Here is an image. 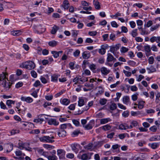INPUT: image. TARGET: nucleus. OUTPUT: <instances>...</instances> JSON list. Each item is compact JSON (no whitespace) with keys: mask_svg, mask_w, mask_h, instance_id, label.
<instances>
[{"mask_svg":"<svg viewBox=\"0 0 160 160\" xmlns=\"http://www.w3.org/2000/svg\"><path fill=\"white\" fill-rule=\"evenodd\" d=\"M66 132L64 130L59 129L58 134L59 137L64 138L66 136Z\"/></svg>","mask_w":160,"mask_h":160,"instance_id":"1a4fd4ad","label":"nucleus"},{"mask_svg":"<svg viewBox=\"0 0 160 160\" xmlns=\"http://www.w3.org/2000/svg\"><path fill=\"white\" fill-rule=\"evenodd\" d=\"M43 147L44 148L49 150L54 148V147L53 146L45 144H43Z\"/></svg>","mask_w":160,"mask_h":160,"instance_id":"c85d7f7f","label":"nucleus"},{"mask_svg":"<svg viewBox=\"0 0 160 160\" xmlns=\"http://www.w3.org/2000/svg\"><path fill=\"white\" fill-rule=\"evenodd\" d=\"M60 75L56 74H54L51 76V81L54 82H57L58 81V78Z\"/></svg>","mask_w":160,"mask_h":160,"instance_id":"ddd939ff","label":"nucleus"},{"mask_svg":"<svg viewBox=\"0 0 160 160\" xmlns=\"http://www.w3.org/2000/svg\"><path fill=\"white\" fill-rule=\"evenodd\" d=\"M128 49L124 47H122L120 49V51L122 53H125L128 52Z\"/></svg>","mask_w":160,"mask_h":160,"instance_id":"37998d69","label":"nucleus"},{"mask_svg":"<svg viewBox=\"0 0 160 160\" xmlns=\"http://www.w3.org/2000/svg\"><path fill=\"white\" fill-rule=\"evenodd\" d=\"M120 83V81H118L116 82L113 84H112L110 86V87L111 88H115L117 87V85Z\"/></svg>","mask_w":160,"mask_h":160,"instance_id":"680f3d73","label":"nucleus"},{"mask_svg":"<svg viewBox=\"0 0 160 160\" xmlns=\"http://www.w3.org/2000/svg\"><path fill=\"white\" fill-rule=\"evenodd\" d=\"M15 101L10 100H8L6 101V104L9 107V108H11L12 107V104H14L15 103Z\"/></svg>","mask_w":160,"mask_h":160,"instance_id":"393cba45","label":"nucleus"},{"mask_svg":"<svg viewBox=\"0 0 160 160\" xmlns=\"http://www.w3.org/2000/svg\"><path fill=\"white\" fill-rule=\"evenodd\" d=\"M29 145V144L28 143H23L22 142H20L18 143V148L22 150L24 148L25 146Z\"/></svg>","mask_w":160,"mask_h":160,"instance_id":"f8f14e48","label":"nucleus"},{"mask_svg":"<svg viewBox=\"0 0 160 160\" xmlns=\"http://www.w3.org/2000/svg\"><path fill=\"white\" fill-rule=\"evenodd\" d=\"M89 68L93 72L96 69V65L94 64H91L89 66Z\"/></svg>","mask_w":160,"mask_h":160,"instance_id":"0e129e2a","label":"nucleus"},{"mask_svg":"<svg viewBox=\"0 0 160 160\" xmlns=\"http://www.w3.org/2000/svg\"><path fill=\"white\" fill-rule=\"evenodd\" d=\"M94 120H91L89 122L86 126H83L85 129L87 130L91 129L94 126Z\"/></svg>","mask_w":160,"mask_h":160,"instance_id":"6e6552de","label":"nucleus"},{"mask_svg":"<svg viewBox=\"0 0 160 160\" xmlns=\"http://www.w3.org/2000/svg\"><path fill=\"white\" fill-rule=\"evenodd\" d=\"M0 107L2 109H7L6 106L2 101H1L0 102Z\"/></svg>","mask_w":160,"mask_h":160,"instance_id":"3c124183","label":"nucleus"},{"mask_svg":"<svg viewBox=\"0 0 160 160\" xmlns=\"http://www.w3.org/2000/svg\"><path fill=\"white\" fill-rule=\"evenodd\" d=\"M81 159L82 160H86L88 159V156L87 154H83L81 156Z\"/></svg>","mask_w":160,"mask_h":160,"instance_id":"052dcab7","label":"nucleus"},{"mask_svg":"<svg viewBox=\"0 0 160 160\" xmlns=\"http://www.w3.org/2000/svg\"><path fill=\"white\" fill-rule=\"evenodd\" d=\"M61 103L65 105H67L69 104L70 102V100L66 98H64L62 99V100H60Z\"/></svg>","mask_w":160,"mask_h":160,"instance_id":"412c9836","label":"nucleus"},{"mask_svg":"<svg viewBox=\"0 0 160 160\" xmlns=\"http://www.w3.org/2000/svg\"><path fill=\"white\" fill-rule=\"evenodd\" d=\"M22 32L21 30H15L11 32L12 34L14 36H18L21 35Z\"/></svg>","mask_w":160,"mask_h":160,"instance_id":"a211bd4d","label":"nucleus"},{"mask_svg":"<svg viewBox=\"0 0 160 160\" xmlns=\"http://www.w3.org/2000/svg\"><path fill=\"white\" fill-rule=\"evenodd\" d=\"M65 151L63 149H60L57 150V155L59 157L60 159H62L65 158Z\"/></svg>","mask_w":160,"mask_h":160,"instance_id":"20e7f679","label":"nucleus"},{"mask_svg":"<svg viewBox=\"0 0 160 160\" xmlns=\"http://www.w3.org/2000/svg\"><path fill=\"white\" fill-rule=\"evenodd\" d=\"M48 159V160H57V157L55 155L49 156Z\"/></svg>","mask_w":160,"mask_h":160,"instance_id":"ea45409f","label":"nucleus"},{"mask_svg":"<svg viewBox=\"0 0 160 160\" xmlns=\"http://www.w3.org/2000/svg\"><path fill=\"white\" fill-rule=\"evenodd\" d=\"M19 132L20 131L19 130L13 129L11 132V133L12 135H14L16 134L19 133Z\"/></svg>","mask_w":160,"mask_h":160,"instance_id":"864d4df0","label":"nucleus"},{"mask_svg":"<svg viewBox=\"0 0 160 160\" xmlns=\"http://www.w3.org/2000/svg\"><path fill=\"white\" fill-rule=\"evenodd\" d=\"M98 52L101 54L103 55L106 52V50L101 47V48L99 49Z\"/></svg>","mask_w":160,"mask_h":160,"instance_id":"5fc2aeb1","label":"nucleus"},{"mask_svg":"<svg viewBox=\"0 0 160 160\" xmlns=\"http://www.w3.org/2000/svg\"><path fill=\"white\" fill-rule=\"evenodd\" d=\"M146 69L148 71V73L155 72L156 71V68L152 66H151L150 68H147Z\"/></svg>","mask_w":160,"mask_h":160,"instance_id":"5701e85b","label":"nucleus"},{"mask_svg":"<svg viewBox=\"0 0 160 160\" xmlns=\"http://www.w3.org/2000/svg\"><path fill=\"white\" fill-rule=\"evenodd\" d=\"M102 73L104 75H106L110 72L109 70H108L107 69L104 67H103L101 69Z\"/></svg>","mask_w":160,"mask_h":160,"instance_id":"4468645a","label":"nucleus"},{"mask_svg":"<svg viewBox=\"0 0 160 160\" xmlns=\"http://www.w3.org/2000/svg\"><path fill=\"white\" fill-rule=\"evenodd\" d=\"M129 112L128 111H124L122 114V116L125 117H127L129 115Z\"/></svg>","mask_w":160,"mask_h":160,"instance_id":"13d9d810","label":"nucleus"},{"mask_svg":"<svg viewBox=\"0 0 160 160\" xmlns=\"http://www.w3.org/2000/svg\"><path fill=\"white\" fill-rule=\"evenodd\" d=\"M112 26L114 28H117L118 25L115 21H112L111 22Z\"/></svg>","mask_w":160,"mask_h":160,"instance_id":"774afa93","label":"nucleus"},{"mask_svg":"<svg viewBox=\"0 0 160 160\" xmlns=\"http://www.w3.org/2000/svg\"><path fill=\"white\" fill-rule=\"evenodd\" d=\"M33 86L35 87H37L40 85H41L40 82L39 80L36 81L33 84Z\"/></svg>","mask_w":160,"mask_h":160,"instance_id":"8fccbe9b","label":"nucleus"},{"mask_svg":"<svg viewBox=\"0 0 160 160\" xmlns=\"http://www.w3.org/2000/svg\"><path fill=\"white\" fill-rule=\"evenodd\" d=\"M54 138V137L53 136L50 137L49 136H46L40 137L39 139L40 141L42 142L52 143L54 142V140L52 139Z\"/></svg>","mask_w":160,"mask_h":160,"instance_id":"7ed1b4c3","label":"nucleus"},{"mask_svg":"<svg viewBox=\"0 0 160 160\" xmlns=\"http://www.w3.org/2000/svg\"><path fill=\"white\" fill-rule=\"evenodd\" d=\"M117 108V105L115 103H112L109 106L110 109L112 110L115 109Z\"/></svg>","mask_w":160,"mask_h":160,"instance_id":"a19ab883","label":"nucleus"},{"mask_svg":"<svg viewBox=\"0 0 160 160\" xmlns=\"http://www.w3.org/2000/svg\"><path fill=\"white\" fill-rule=\"evenodd\" d=\"M23 84V83L22 82H18L15 85L16 88H19L21 87L22 86Z\"/></svg>","mask_w":160,"mask_h":160,"instance_id":"338daca9","label":"nucleus"},{"mask_svg":"<svg viewBox=\"0 0 160 160\" xmlns=\"http://www.w3.org/2000/svg\"><path fill=\"white\" fill-rule=\"evenodd\" d=\"M148 63L149 64H152L153 63L154 61V59L153 57L152 56L150 57L148 59Z\"/></svg>","mask_w":160,"mask_h":160,"instance_id":"c03bdc74","label":"nucleus"},{"mask_svg":"<svg viewBox=\"0 0 160 160\" xmlns=\"http://www.w3.org/2000/svg\"><path fill=\"white\" fill-rule=\"evenodd\" d=\"M15 153L17 156H25V155L24 153H22V152L19 150H18L16 151L15 152Z\"/></svg>","mask_w":160,"mask_h":160,"instance_id":"2f4dec72","label":"nucleus"},{"mask_svg":"<svg viewBox=\"0 0 160 160\" xmlns=\"http://www.w3.org/2000/svg\"><path fill=\"white\" fill-rule=\"evenodd\" d=\"M100 123L102 124H104L108 123V122L111 121V119L109 118H102L100 119Z\"/></svg>","mask_w":160,"mask_h":160,"instance_id":"4be33fe9","label":"nucleus"},{"mask_svg":"<svg viewBox=\"0 0 160 160\" xmlns=\"http://www.w3.org/2000/svg\"><path fill=\"white\" fill-rule=\"evenodd\" d=\"M144 50L146 52V55L147 57H148L150 54L149 53L151 52V48L149 45H148L144 46Z\"/></svg>","mask_w":160,"mask_h":160,"instance_id":"9b49d317","label":"nucleus"},{"mask_svg":"<svg viewBox=\"0 0 160 160\" xmlns=\"http://www.w3.org/2000/svg\"><path fill=\"white\" fill-rule=\"evenodd\" d=\"M43 121L44 119L43 118H38L34 119L33 120V122H40V123H41Z\"/></svg>","mask_w":160,"mask_h":160,"instance_id":"603ef678","label":"nucleus"},{"mask_svg":"<svg viewBox=\"0 0 160 160\" xmlns=\"http://www.w3.org/2000/svg\"><path fill=\"white\" fill-rule=\"evenodd\" d=\"M51 105L52 103L51 102H49L46 101L44 102V104H43V106L44 108H46L48 106H51Z\"/></svg>","mask_w":160,"mask_h":160,"instance_id":"09e8293b","label":"nucleus"},{"mask_svg":"<svg viewBox=\"0 0 160 160\" xmlns=\"http://www.w3.org/2000/svg\"><path fill=\"white\" fill-rule=\"evenodd\" d=\"M21 101L24 102H26L28 103H30L32 102L33 99L30 97H25L22 96L21 98Z\"/></svg>","mask_w":160,"mask_h":160,"instance_id":"0eeeda50","label":"nucleus"},{"mask_svg":"<svg viewBox=\"0 0 160 160\" xmlns=\"http://www.w3.org/2000/svg\"><path fill=\"white\" fill-rule=\"evenodd\" d=\"M31 76L34 78H36L37 77V74L34 71L32 70L31 72Z\"/></svg>","mask_w":160,"mask_h":160,"instance_id":"a18cd8bd","label":"nucleus"},{"mask_svg":"<svg viewBox=\"0 0 160 160\" xmlns=\"http://www.w3.org/2000/svg\"><path fill=\"white\" fill-rule=\"evenodd\" d=\"M107 102V100L105 98L101 99L99 100V103L100 104L103 105L106 104Z\"/></svg>","mask_w":160,"mask_h":160,"instance_id":"e433bc0d","label":"nucleus"},{"mask_svg":"<svg viewBox=\"0 0 160 160\" xmlns=\"http://www.w3.org/2000/svg\"><path fill=\"white\" fill-rule=\"evenodd\" d=\"M59 29V28L56 26L54 25L53 27L51 32L52 34H54L57 32V31Z\"/></svg>","mask_w":160,"mask_h":160,"instance_id":"cd10ccee","label":"nucleus"},{"mask_svg":"<svg viewBox=\"0 0 160 160\" xmlns=\"http://www.w3.org/2000/svg\"><path fill=\"white\" fill-rule=\"evenodd\" d=\"M62 51H61L57 52L55 51H53L51 52V53L53 54V57L55 58H57L59 56V53H62Z\"/></svg>","mask_w":160,"mask_h":160,"instance_id":"dca6fc26","label":"nucleus"},{"mask_svg":"<svg viewBox=\"0 0 160 160\" xmlns=\"http://www.w3.org/2000/svg\"><path fill=\"white\" fill-rule=\"evenodd\" d=\"M123 73L127 77H130L131 75V73L130 72L127 71L125 70H123Z\"/></svg>","mask_w":160,"mask_h":160,"instance_id":"49530a36","label":"nucleus"},{"mask_svg":"<svg viewBox=\"0 0 160 160\" xmlns=\"http://www.w3.org/2000/svg\"><path fill=\"white\" fill-rule=\"evenodd\" d=\"M57 44L58 42L54 40L50 41L48 43L49 45L52 47L56 46L57 45Z\"/></svg>","mask_w":160,"mask_h":160,"instance_id":"7c9ffc66","label":"nucleus"},{"mask_svg":"<svg viewBox=\"0 0 160 160\" xmlns=\"http://www.w3.org/2000/svg\"><path fill=\"white\" fill-rule=\"evenodd\" d=\"M80 54V51L79 50H76L74 52H73V55L75 57H78Z\"/></svg>","mask_w":160,"mask_h":160,"instance_id":"79ce46f5","label":"nucleus"},{"mask_svg":"<svg viewBox=\"0 0 160 160\" xmlns=\"http://www.w3.org/2000/svg\"><path fill=\"white\" fill-rule=\"evenodd\" d=\"M93 145L92 143L90 142L88 145L84 146V148L85 149L91 151L93 149L92 148Z\"/></svg>","mask_w":160,"mask_h":160,"instance_id":"2eb2a0df","label":"nucleus"},{"mask_svg":"<svg viewBox=\"0 0 160 160\" xmlns=\"http://www.w3.org/2000/svg\"><path fill=\"white\" fill-rule=\"evenodd\" d=\"M122 100L123 103L125 104L128 105L130 102V98L128 96H124Z\"/></svg>","mask_w":160,"mask_h":160,"instance_id":"6ab92c4d","label":"nucleus"},{"mask_svg":"<svg viewBox=\"0 0 160 160\" xmlns=\"http://www.w3.org/2000/svg\"><path fill=\"white\" fill-rule=\"evenodd\" d=\"M103 141L95 142L93 143L94 148H98L101 147L104 143Z\"/></svg>","mask_w":160,"mask_h":160,"instance_id":"423d86ee","label":"nucleus"},{"mask_svg":"<svg viewBox=\"0 0 160 160\" xmlns=\"http://www.w3.org/2000/svg\"><path fill=\"white\" fill-rule=\"evenodd\" d=\"M138 93H136L132 95V99L133 101H136L138 99Z\"/></svg>","mask_w":160,"mask_h":160,"instance_id":"6e6d98bb","label":"nucleus"},{"mask_svg":"<svg viewBox=\"0 0 160 160\" xmlns=\"http://www.w3.org/2000/svg\"><path fill=\"white\" fill-rule=\"evenodd\" d=\"M35 64L32 61H28L22 63L20 65V67L28 70H32L35 68Z\"/></svg>","mask_w":160,"mask_h":160,"instance_id":"f03ea898","label":"nucleus"},{"mask_svg":"<svg viewBox=\"0 0 160 160\" xmlns=\"http://www.w3.org/2000/svg\"><path fill=\"white\" fill-rule=\"evenodd\" d=\"M111 128V126L108 124H107L102 127V129L106 131L110 130Z\"/></svg>","mask_w":160,"mask_h":160,"instance_id":"c9c22d12","label":"nucleus"},{"mask_svg":"<svg viewBox=\"0 0 160 160\" xmlns=\"http://www.w3.org/2000/svg\"><path fill=\"white\" fill-rule=\"evenodd\" d=\"M160 26V24L158 23L151 27L150 28L151 31H153L158 28Z\"/></svg>","mask_w":160,"mask_h":160,"instance_id":"bb28decb","label":"nucleus"},{"mask_svg":"<svg viewBox=\"0 0 160 160\" xmlns=\"http://www.w3.org/2000/svg\"><path fill=\"white\" fill-rule=\"evenodd\" d=\"M48 123L50 125H53L55 126L58 125L59 122L54 118H50L48 121Z\"/></svg>","mask_w":160,"mask_h":160,"instance_id":"39448f33","label":"nucleus"},{"mask_svg":"<svg viewBox=\"0 0 160 160\" xmlns=\"http://www.w3.org/2000/svg\"><path fill=\"white\" fill-rule=\"evenodd\" d=\"M98 88H101V89L98 91V92L96 94L97 95H101L104 92V89L102 88V87L99 86L98 87Z\"/></svg>","mask_w":160,"mask_h":160,"instance_id":"de8ad7c7","label":"nucleus"},{"mask_svg":"<svg viewBox=\"0 0 160 160\" xmlns=\"http://www.w3.org/2000/svg\"><path fill=\"white\" fill-rule=\"evenodd\" d=\"M114 57L113 55L110 53H108L107 54V61L108 62H111L113 61Z\"/></svg>","mask_w":160,"mask_h":160,"instance_id":"b1692460","label":"nucleus"},{"mask_svg":"<svg viewBox=\"0 0 160 160\" xmlns=\"http://www.w3.org/2000/svg\"><path fill=\"white\" fill-rule=\"evenodd\" d=\"M8 75L7 72H2L0 74V84L3 86L6 90H8L11 86L10 82H7V81H8L7 76Z\"/></svg>","mask_w":160,"mask_h":160,"instance_id":"f257e3e1","label":"nucleus"},{"mask_svg":"<svg viewBox=\"0 0 160 160\" xmlns=\"http://www.w3.org/2000/svg\"><path fill=\"white\" fill-rule=\"evenodd\" d=\"M160 146V142H154L151 144V147L153 149H155L158 148Z\"/></svg>","mask_w":160,"mask_h":160,"instance_id":"aec40b11","label":"nucleus"},{"mask_svg":"<svg viewBox=\"0 0 160 160\" xmlns=\"http://www.w3.org/2000/svg\"><path fill=\"white\" fill-rule=\"evenodd\" d=\"M145 102L142 101L138 102V108L140 109H142L144 106Z\"/></svg>","mask_w":160,"mask_h":160,"instance_id":"c756f323","label":"nucleus"},{"mask_svg":"<svg viewBox=\"0 0 160 160\" xmlns=\"http://www.w3.org/2000/svg\"><path fill=\"white\" fill-rule=\"evenodd\" d=\"M40 79L42 82L44 84H45L47 82L46 79L44 77L42 76L41 77Z\"/></svg>","mask_w":160,"mask_h":160,"instance_id":"69168bd1","label":"nucleus"},{"mask_svg":"<svg viewBox=\"0 0 160 160\" xmlns=\"http://www.w3.org/2000/svg\"><path fill=\"white\" fill-rule=\"evenodd\" d=\"M97 34L96 31H90L88 32V34L91 36H95Z\"/></svg>","mask_w":160,"mask_h":160,"instance_id":"e2e57ef3","label":"nucleus"},{"mask_svg":"<svg viewBox=\"0 0 160 160\" xmlns=\"http://www.w3.org/2000/svg\"><path fill=\"white\" fill-rule=\"evenodd\" d=\"M63 7L65 9H68L69 7V3L68 1L65 0L63 3Z\"/></svg>","mask_w":160,"mask_h":160,"instance_id":"72a5a7b5","label":"nucleus"},{"mask_svg":"<svg viewBox=\"0 0 160 160\" xmlns=\"http://www.w3.org/2000/svg\"><path fill=\"white\" fill-rule=\"evenodd\" d=\"M80 145L78 144H72L71 145V147L73 151L77 153L78 151V149L77 148L78 147H79Z\"/></svg>","mask_w":160,"mask_h":160,"instance_id":"9d476101","label":"nucleus"},{"mask_svg":"<svg viewBox=\"0 0 160 160\" xmlns=\"http://www.w3.org/2000/svg\"><path fill=\"white\" fill-rule=\"evenodd\" d=\"M131 115L132 116H137L140 114L139 112H134L132 111L131 112Z\"/></svg>","mask_w":160,"mask_h":160,"instance_id":"4d7b16f0","label":"nucleus"},{"mask_svg":"<svg viewBox=\"0 0 160 160\" xmlns=\"http://www.w3.org/2000/svg\"><path fill=\"white\" fill-rule=\"evenodd\" d=\"M131 34L133 37H135L137 36L138 35L137 29H135L133 30L131 33Z\"/></svg>","mask_w":160,"mask_h":160,"instance_id":"f704fd0d","label":"nucleus"},{"mask_svg":"<svg viewBox=\"0 0 160 160\" xmlns=\"http://www.w3.org/2000/svg\"><path fill=\"white\" fill-rule=\"evenodd\" d=\"M84 104V102L83 99H79L78 101V105L80 107H81Z\"/></svg>","mask_w":160,"mask_h":160,"instance_id":"4c0bfd02","label":"nucleus"},{"mask_svg":"<svg viewBox=\"0 0 160 160\" xmlns=\"http://www.w3.org/2000/svg\"><path fill=\"white\" fill-rule=\"evenodd\" d=\"M138 28L140 31L141 32V35H147L148 34V32L144 30L142 27H138Z\"/></svg>","mask_w":160,"mask_h":160,"instance_id":"473e14b6","label":"nucleus"},{"mask_svg":"<svg viewBox=\"0 0 160 160\" xmlns=\"http://www.w3.org/2000/svg\"><path fill=\"white\" fill-rule=\"evenodd\" d=\"M159 140V139L158 138V136H157L152 137L149 139L150 141H156Z\"/></svg>","mask_w":160,"mask_h":160,"instance_id":"58836bf2","label":"nucleus"},{"mask_svg":"<svg viewBox=\"0 0 160 160\" xmlns=\"http://www.w3.org/2000/svg\"><path fill=\"white\" fill-rule=\"evenodd\" d=\"M152 24V21L151 20H149L147 22V24L146 25H145V26H146L147 27L149 28L151 26Z\"/></svg>","mask_w":160,"mask_h":160,"instance_id":"bf43d9fd","label":"nucleus"},{"mask_svg":"<svg viewBox=\"0 0 160 160\" xmlns=\"http://www.w3.org/2000/svg\"><path fill=\"white\" fill-rule=\"evenodd\" d=\"M82 57L83 58H88L90 57V54L87 52H84L82 54Z\"/></svg>","mask_w":160,"mask_h":160,"instance_id":"a878e982","label":"nucleus"},{"mask_svg":"<svg viewBox=\"0 0 160 160\" xmlns=\"http://www.w3.org/2000/svg\"><path fill=\"white\" fill-rule=\"evenodd\" d=\"M93 4L95 8L98 10L100 8V5L99 2L98 0H93Z\"/></svg>","mask_w":160,"mask_h":160,"instance_id":"f3484780","label":"nucleus"}]
</instances>
